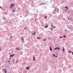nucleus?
Here are the masks:
<instances>
[{"label":"nucleus","instance_id":"obj_34","mask_svg":"<svg viewBox=\"0 0 73 73\" xmlns=\"http://www.w3.org/2000/svg\"><path fill=\"white\" fill-rule=\"evenodd\" d=\"M35 59H33V61H35Z\"/></svg>","mask_w":73,"mask_h":73},{"label":"nucleus","instance_id":"obj_18","mask_svg":"<svg viewBox=\"0 0 73 73\" xmlns=\"http://www.w3.org/2000/svg\"><path fill=\"white\" fill-rule=\"evenodd\" d=\"M12 10L13 12H15V11H16V10H13V9H12Z\"/></svg>","mask_w":73,"mask_h":73},{"label":"nucleus","instance_id":"obj_11","mask_svg":"<svg viewBox=\"0 0 73 73\" xmlns=\"http://www.w3.org/2000/svg\"><path fill=\"white\" fill-rule=\"evenodd\" d=\"M13 57L12 55L11 54L10 55V58H11V57Z\"/></svg>","mask_w":73,"mask_h":73},{"label":"nucleus","instance_id":"obj_46","mask_svg":"<svg viewBox=\"0 0 73 73\" xmlns=\"http://www.w3.org/2000/svg\"><path fill=\"white\" fill-rule=\"evenodd\" d=\"M20 17H21H21H22V16H20Z\"/></svg>","mask_w":73,"mask_h":73},{"label":"nucleus","instance_id":"obj_48","mask_svg":"<svg viewBox=\"0 0 73 73\" xmlns=\"http://www.w3.org/2000/svg\"><path fill=\"white\" fill-rule=\"evenodd\" d=\"M0 8H1V6H0Z\"/></svg>","mask_w":73,"mask_h":73},{"label":"nucleus","instance_id":"obj_49","mask_svg":"<svg viewBox=\"0 0 73 73\" xmlns=\"http://www.w3.org/2000/svg\"><path fill=\"white\" fill-rule=\"evenodd\" d=\"M65 31H67V30H65Z\"/></svg>","mask_w":73,"mask_h":73},{"label":"nucleus","instance_id":"obj_27","mask_svg":"<svg viewBox=\"0 0 73 73\" xmlns=\"http://www.w3.org/2000/svg\"><path fill=\"white\" fill-rule=\"evenodd\" d=\"M30 1V2H32V1H33V0H29Z\"/></svg>","mask_w":73,"mask_h":73},{"label":"nucleus","instance_id":"obj_44","mask_svg":"<svg viewBox=\"0 0 73 73\" xmlns=\"http://www.w3.org/2000/svg\"><path fill=\"white\" fill-rule=\"evenodd\" d=\"M22 41H23V42H24V40H23Z\"/></svg>","mask_w":73,"mask_h":73},{"label":"nucleus","instance_id":"obj_4","mask_svg":"<svg viewBox=\"0 0 73 73\" xmlns=\"http://www.w3.org/2000/svg\"><path fill=\"white\" fill-rule=\"evenodd\" d=\"M10 5L12 7H13L14 6H15V4H13V3H12Z\"/></svg>","mask_w":73,"mask_h":73},{"label":"nucleus","instance_id":"obj_63","mask_svg":"<svg viewBox=\"0 0 73 73\" xmlns=\"http://www.w3.org/2000/svg\"><path fill=\"white\" fill-rule=\"evenodd\" d=\"M69 58H70V56H69Z\"/></svg>","mask_w":73,"mask_h":73},{"label":"nucleus","instance_id":"obj_59","mask_svg":"<svg viewBox=\"0 0 73 73\" xmlns=\"http://www.w3.org/2000/svg\"><path fill=\"white\" fill-rule=\"evenodd\" d=\"M27 29V30H29L28 29Z\"/></svg>","mask_w":73,"mask_h":73},{"label":"nucleus","instance_id":"obj_30","mask_svg":"<svg viewBox=\"0 0 73 73\" xmlns=\"http://www.w3.org/2000/svg\"><path fill=\"white\" fill-rule=\"evenodd\" d=\"M67 18H68V19L69 20V21H70V20H69V18H68V17H67Z\"/></svg>","mask_w":73,"mask_h":73},{"label":"nucleus","instance_id":"obj_45","mask_svg":"<svg viewBox=\"0 0 73 73\" xmlns=\"http://www.w3.org/2000/svg\"><path fill=\"white\" fill-rule=\"evenodd\" d=\"M0 50H2V49L1 48L0 49Z\"/></svg>","mask_w":73,"mask_h":73},{"label":"nucleus","instance_id":"obj_37","mask_svg":"<svg viewBox=\"0 0 73 73\" xmlns=\"http://www.w3.org/2000/svg\"><path fill=\"white\" fill-rule=\"evenodd\" d=\"M33 58L34 59H35V57L33 56Z\"/></svg>","mask_w":73,"mask_h":73},{"label":"nucleus","instance_id":"obj_29","mask_svg":"<svg viewBox=\"0 0 73 73\" xmlns=\"http://www.w3.org/2000/svg\"><path fill=\"white\" fill-rule=\"evenodd\" d=\"M26 28H27V27H25L24 28V29H26Z\"/></svg>","mask_w":73,"mask_h":73},{"label":"nucleus","instance_id":"obj_6","mask_svg":"<svg viewBox=\"0 0 73 73\" xmlns=\"http://www.w3.org/2000/svg\"><path fill=\"white\" fill-rule=\"evenodd\" d=\"M26 69L28 70H29V69H30V67H26Z\"/></svg>","mask_w":73,"mask_h":73},{"label":"nucleus","instance_id":"obj_14","mask_svg":"<svg viewBox=\"0 0 73 73\" xmlns=\"http://www.w3.org/2000/svg\"><path fill=\"white\" fill-rule=\"evenodd\" d=\"M17 50H20V49H19V48H17Z\"/></svg>","mask_w":73,"mask_h":73},{"label":"nucleus","instance_id":"obj_25","mask_svg":"<svg viewBox=\"0 0 73 73\" xmlns=\"http://www.w3.org/2000/svg\"><path fill=\"white\" fill-rule=\"evenodd\" d=\"M54 5H52V7L53 8H54Z\"/></svg>","mask_w":73,"mask_h":73},{"label":"nucleus","instance_id":"obj_62","mask_svg":"<svg viewBox=\"0 0 73 73\" xmlns=\"http://www.w3.org/2000/svg\"><path fill=\"white\" fill-rule=\"evenodd\" d=\"M58 45H59L58 44Z\"/></svg>","mask_w":73,"mask_h":73},{"label":"nucleus","instance_id":"obj_35","mask_svg":"<svg viewBox=\"0 0 73 73\" xmlns=\"http://www.w3.org/2000/svg\"><path fill=\"white\" fill-rule=\"evenodd\" d=\"M15 55V54H13V56H14Z\"/></svg>","mask_w":73,"mask_h":73},{"label":"nucleus","instance_id":"obj_17","mask_svg":"<svg viewBox=\"0 0 73 73\" xmlns=\"http://www.w3.org/2000/svg\"><path fill=\"white\" fill-rule=\"evenodd\" d=\"M47 18V16H45V17H44V19H46Z\"/></svg>","mask_w":73,"mask_h":73},{"label":"nucleus","instance_id":"obj_24","mask_svg":"<svg viewBox=\"0 0 73 73\" xmlns=\"http://www.w3.org/2000/svg\"><path fill=\"white\" fill-rule=\"evenodd\" d=\"M50 29L51 30H52V31H53V29H52V28H50Z\"/></svg>","mask_w":73,"mask_h":73},{"label":"nucleus","instance_id":"obj_40","mask_svg":"<svg viewBox=\"0 0 73 73\" xmlns=\"http://www.w3.org/2000/svg\"><path fill=\"white\" fill-rule=\"evenodd\" d=\"M55 57H57V56H55Z\"/></svg>","mask_w":73,"mask_h":73},{"label":"nucleus","instance_id":"obj_13","mask_svg":"<svg viewBox=\"0 0 73 73\" xmlns=\"http://www.w3.org/2000/svg\"><path fill=\"white\" fill-rule=\"evenodd\" d=\"M62 52H64V47H63V49L62 50Z\"/></svg>","mask_w":73,"mask_h":73},{"label":"nucleus","instance_id":"obj_20","mask_svg":"<svg viewBox=\"0 0 73 73\" xmlns=\"http://www.w3.org/2000/svg\"><path fill=\"white\" fill-rule=\"evenodd\" d=\"M57 49V47H56L54 48V50H56Z\"/></svg>","mask_w":73,"mask_h":73},{"label":"nucleus","instance_id":"obj_12","mask_svg":"<svg viewBox=\"0 0 73 73\" xmlns=\"http://www.w3.org/2000/svg\"><path fill=\"white\" fill-rule=\"evenodd\" d=\"M65 8H66L67 9H69V8H68V7H67L66 6L65 7Z\"/></svg>","mask_w":73,"mask_h":73},{"label":"nucleus","instance_id":"obj_2","mask_svg":"<svg viewBox=\"0 0 73 73\" xmlns=\"http://www.w3.org/2000/svg\"><path fill=\"white\" fill-rule=\"evenodd\" d=\"M63 71H65V70H66V67H64V68H63Z\"/></svg>","mask_w":73,"mask_h":73},{"label":"nucleus","instance_id":"obj_10","mask_svg":"<svg viewBox=\"0 0 73 73\" xmlns=\"http://www.w3.org/2000/svg\"><path fill=\"white\" fill-rule=\"evenodd\" d=\"M57 9V8H56L54 10V11H53V12H54V13H55L56 12H55V11H56V10Z\"/></svg>","mask_w":73,"mask_h":73},{"label":"nucleus","instance_id":"obj_21","mask_svg":"<svg viewBox=\"0 0 73 73\" xmlns=\"http://www.w3.org/2000/svg\"><path fill=\"white\" fill-rule=\"evenodd\" d=\"M53 56L54 57H55V56H56V55H55V54H53Z\"/></svg>","mask_w":73,"mask_h":73},{"label":"nucleus","instance_id":"obj_15","mask_svg":"<svg viewBox=\"0 0 73 73\" xmlns=\"http://www.w3.org/2000/svg\"><path fill=\"white\" fill-rule=\"evenodd\" d=\"M38 15V14H35V15L36 17H37V16Z\"/></svg>","mask_w":73,"mask_h":73},{"label":"nucleus","instance_id":"obj_31","mask_svg":"<svg viewBox=\"0 0 73 73\" xmlns=\"http://www.w3.org/2000/svg\"><path fill=\"white\" fill-rule=\"evenodd\" d=\"M69 53H71V52H72V51H69Z\"/></svg>","mask_w":73,"mask_h":73},{"label":"nucleus","instance_id":"obj_53","mask_svg":"<svg viewBox=\"0 0 73 73\" xmlns=\"http://www.w3.org/2000/svg\"><path fill=\"white\" fill-rule=\"evenodd\" d=\"M64 19H65V18H64L63 19V20H64Z\"/></svg>","mask_w":73,"mask_h":73},{"label":"nucleus","instance_id":"obj_26","mask_svg":"<svg viewBox=\"0 0 73 73\" xmlns=\"http://www.w3.org/2000/svg\"><path fill=\"white\" fill-rule=\"evenodd\" d=\"M37 38L38 39V40L40 39V37H37Z\"/></svg>","mask_w":73,"mask_h":73},{"label":"nucleus","instance_id":"obj_8","mask_svg":"<svg viewBox=\"0 0 73 73\" xmlns=\"http://www.w3.org/2000/svg\"><path fill=\"white\" fill-rule=\"evenodd\" d=\"M56 27H55L54 26H52V27H51V28H54V29H55V28Z\"/></svg>","mask_w":73,"mask_h":73},{"label":"nucleus","instance_id":"obj_43","mask_svg":"<svg viewBox=\"0 0 73 73\" xmlns=\"http://www.w3.org/2000/svg\"><path fill=\"white\" fill-rule=\"evenodd\" d=\"M53 14H54V12H52Z\"/></svg>","mask_w":73,"mask_h":73},{"label":"nucleus","instance_id":"obj_41","mask_svg":"<svg viewBox=\"0 0 73 73\" xmlns=\"http://www.w3.org/2000/svg\"><path fill=\"white\" fill-rule=\"evenodd\" d=\"M8 62H10V61H9V60L8 61Z\"/></svg>","mask_w":73,"mask_h":73},{"label":"nucleus","instance_id":"obj_19","mask_svg":"<svg viewBox=\"0 0 73 73\" xmlns=\"http://www.w3.org/2000/svg\"><path fill=\"white\" fill-rule=\"evenodd\" d=\"M10 8H11V9H12H12H12V6H10Z\"/></svg>","mask_w":73,"mask_h":73},{"label":"nucleus","instance_id":"obj_32","mask_svg":"<svg viewBox=\"0 0 73 73\" xmlns=\"http://www.w3.org/2000/svg\"><path fill=\"white\" fill-rule=\"evenodd\" d=\"M46 39H45L43 40V41H46Z\"/></svg>","mask_w":73,"mask_h":73},{"label":"nucleus","instance_id":"obj_64","mask_svg":"<svg viewBox=\"0 0 73 73\" xmlns=\"http://www.w3.org/2000/svg\"><path fill=\"white\" fill-rule=\"evenodd\" d=\"M14 61H15V60H13Z\"/></svg>","mask_w":73,"mask_h":73},{"label":"nucleus","instance_id":"obj_58","mask_svg":"<svg viewBox=\"0 0 73 73\" xmlns=\"http://www.w3.org/2000/svg\"><path fill=\"white\" fill-rule=\"evenodd\" d=\"M54 44H55V42H54Z\"/></svg>","mask_w":73,"mask_h":73},{"label":"nucleus","instance_id":"obj_5","mask_svg":"<svg viewBox=\"0 0 73 73\" xmlns=\"http://www.w3.org/2000/svg\"><path fill=\"white\" fill-rule=\"evenodd\" d=\"M45 4H46V3L43 2V3H42V4L40 3V5H42L43 4H44V5H45Z\"/></svg>","mask_w":73,"mask_h":73},{"label":"nucleus","instance_id":"obj_39","mask_svg":"<svg viewBox=\"0 0 73 73\" xmlns=\"http://www.w3.org/2000/svg\"><path fill=\"white\" fill-rule=\"evenodd\" d=\"M10 38H12V36H10Z\"/></svg>","mask_w":73,"mask_h":73},{"label":"nucleus","instance_id":"obj_36","mask_svg":"<svg viewBox=\"0 0 73 73\" xmlns=\"http://www.w3.org/2000/svg\"><path fill=\"white\" fill-rule=\"evenodd\" d=\"M9 60H12V58H9Z\"/></svg>","mask_w":73,"mask_h":73},{"label":"nucleus","instance_id":"obj_22","mask_svg":"<svg viewBox=\"0 0 73 73\" xmlns=\"http://www.w3.org/2000/svg\"><path fill=\"white\" fill-rule=\"evenodd\" d=\"M22 40H24V38L23 37H22Z\"/></svg>","mask_w":73,"mask_h":73},{"label":"nucleus","instance_id":"obj_54","mask_svg":"<svg viewBox=\"0 0 73 73\" xmlns=\"http://www.w3.org/2000/svg\"><path fill=\"white\" fill-rule=\"evenodd\" d=\"M57 44H56V45H57Z\"/></svg>","mask_w":73,"mask_h":73},{"label":"nucleus","instance_id":"obj_47","mask_svg":"<svg viewBox=\"0 0 73 73\" xmlns=\"http://www.w3.org/2000/svg\"><path fill=\"white\" fill-rule=\"evenodd\" d=\"M72 55H73V52H72Z\"/></svg>","mask_w":73,"mask_h":73},{"label":"nucleus","instance_id":"obj_60","mask_svg":"<svg viewBox=\"0 0 73 73\" xmlns=\"http://www.w3.org/2000/svg\"><path fill=\"white\" fill-rule=\"evenodd\" d=\"M13 62V63L14 64V62Z\"/></svg>","mask_w":73,"mask_h":73},{"label":"nucleus","instance_id":"obj_61","mask_svg":"<svg viewBox=\"0 0 73 73\" xmlns=\"http://www.w3.org/2000/svg\"><path fill=\"white\" fill-rule=\"evenodd\" d=\"M66 46H68V45H66Z\"/></svg>","mask_w":73,"mask_h":73},{"label":"nucleus","instance_id":"obj_42","mask_svg":"<svg viewBox=\"0 0 73 73\" xmlns=\"http://www.w3.org/2000/svg\"><path fill=\"white\" fill-rule=\"evenodd\" d=\"M70 20H72V18H70Z\"/></svg>","mask_w":73,"mask_h":73},{"label":"nucleus","instance_id":"obj_38","mask_svg":"<svg viewBox=\"0 0 73 73\" xmlns=\"http://www.w3.org/2000/svg\"><path fill=\"white\" fill-rule=\"evenodd\" d=\"M17 61H18V60H17L16 61V63H17Z\"/></svg>","mask_w":73,"mask_h":73},{"label":"nucleus","instance_id":"obj_52","mask_svg":"<svg viewBox=\"0 0 73 73\" xmlns=\"http://www.w3.org/2000/svg\"><path fill=\"white\" fill-rule=\"evenodd\" d=\"M3 20H5V19H3Z\"/></svg>","mask_w":73,"mask_h":73},{"label":"nucleus","instance_id":"obj_9","mask_svg":"<svg viewBox=\"0 0 73 73\" xmlns=\"http://www.w3.org/2000/svg\"><path fill=\"white\" fill-rule=\"evenodd\" d=\"M48 27H49V25H47L45 26L44 27V28H48Z\"/></svg>","mask_w":73,"mask_h":73},{"label":"nucleus","instance_id":"obj_23","mask_svg":"<svg viewBox=\"0 0 73 73\" xmlns=\"http://www.w3.org/2000/svg\"><path fill=\"white\" fill-rule=\"evenodd\" d=\"M57 49L58 50H60V48H59V47H58V48L57 47Z\"/></svg>","mask_w":73,"mask_h":73},{"label":"nucleus","instance_id":"obj_50","mask_svg":"<svg viewBox=\"0 0 73 73\" xmlns=\"http://www.w3.org/2000/svg\"><path fill=\"white\" fill-rule=\"evenodd\" d=\"M68 29H71V28H69H69H68Z\"/></svg>","mask_w":73,"mask_h":73},{"label":"nucleus","instance_id":"obj_57","mask_svg":"<svg viewBox=\"0 0 73 73\" xmlns=\"http://www.w3.org/2000/svg\"><path fill=\"white\" fill-rule=\"evenodd\" d=\"M9 64H11V63H9Z\"/></svg>","mask_w":73,"mask_h":73},{"label":"nucleus","instance_id":"obj_28","mask_svg":"<svg viewBox=\"0 0 73 73\" xmlns=\"http://www.w3.org/2000/svg\"><path fill=\"white\" fill-rule=\"evenodd\" d=\"M59 37L60 38H63V37L62 36H60Z\"/></svg>","mask_w":73,"mask_h":73},{"label":"nucleus","instance_id":"obj_7","mask_svg":"<svg viewBox=\"0 0 73 73\" xmlns=\"http://www.w3.org/2000/svg\"><path fill=\"white\" fill-rule=\"evenodd\" d=\"M32 35H34V36H35L36 35V32H35L34 33H33Z\"/></svg>","mask_w":73,"mask_h":73},{"label":"nucleus","instance_id":"obj_51","mask_svg":"<svg viewBox=\"0 0 73 73\" xmlns=\"http://www.w3.org/2000/svg\"><path fill=\"white\" fill-rule=\"evenodd\" d=\"M67 24H69V23L68 22H67Z\"/></svg>","mask_w":73,"mask_h":73},{"label":"nucleus","instance_id":"obj_56","mask_svg":"<svg viewBox=\"0 0 73 73\" xmlns=\"http://www.w3.org/2000/svg\"><path fill=\"white\" fill-rule=\"evenodd\" d=\"M66 45H68V44L66 43Z\"/></svg>","mask_w":73,"mask_h":73},{"label":"nucleus","instance_id":"obj_16","mask_svg":"<svg viewBox=\"0 0 73 73\" xmlns=\"http://www.w3.org/2000/svg\"><path fill=\"white\" fill-rule=\"evenodd\" d=\"M63 37H64V38H66V35H64L63 36Z\"/></svg>","mask_w":73,"mask_h":73},{"label":"nucleus","instance_id":"obj_3","mask_svg":"<svg viewBox=\"0 0 73 73\" xmlns=\"http://www.w3.org/2000/svg\"><path fill=\"white\" fill-rule=\"evenodd\" d=\"M49 48H50L49 49H50V51H52V48H51V46H50Z\"/></svg>","mask_w":73,"mask_h":73},{"label":"nucleus","instance_id":"obj_55","mask_svg":"<svg viewBox=\"0 0 73 73\" xmlns=\"http://www.w3.org/2000/svg\"><path fill=\"white\" fill-rule=\"evenodd\" d=\"M13 61H14V60H13Z\"/></svg>","mask_w":73,"mask_h":73},{"label":"nucleus","instance_id":"obj_33","mask_svg":"<svg viewBox=\"0 0 73 73\" xmlns=\"http://www.w3.org/2000/svg\"><path fill=\"white\" fill-rule=\"evenodd\" d=\"M52 26H53V25H52V23L51 27H52Z\"/></svg>","mask_w":73,"mask_h":73},{"label":"nucleus","instance_id":"obj_1","mask_svg":"<svg viewBox=\"0 0 73 73\" xmlns=\"http://www.w3.org/2000/svg\"><path fill=\"white\" fill-rule=\"evenodd\" d=\"M3 70H5L4 71L5 73H7V69L4 68L3 69Z\"/></svg>","mask_w":73,"mask_h":73}]
</instances>
